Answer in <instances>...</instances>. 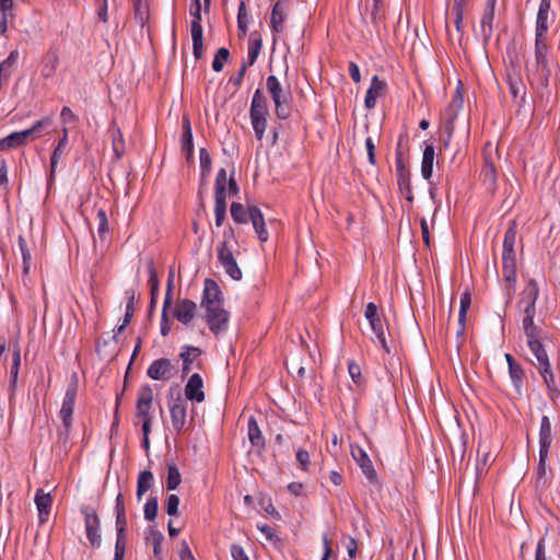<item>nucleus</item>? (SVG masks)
I'll use <instances>...</instances> for the list:
<instances>
[{"mask_svg": "<svg viewBox=\"0 0 560 560\" xmlns=\"http://www.w3.org/2000/svg\"><path fill=\"white\" fill-rule=\"evenodd\" d=\"M159 502L156 497H151L144 504V518L147 521H154L158 515Z\"/></svg>", "mask_w": 560, "mask_h": 560, "instance_id": "nucleus-57", "label": "nucleus"}, {"mask_svg": "<svg viewBox=\"0 0 560 560\" xmlns=\"http://www.w3.org/2000/svg\"><path fill=\"white\" fill-rule=\"evenodd\" d=\"M59 52L56 47H49V49L43 55L40 59V75L44 79H50L55 75L56 70L59 66Z\"/></svg>", "mask_w": 560, "mask_h": 560, "instance_id": "nucleus-15", "label": "nucleus"}, {"mask_svg": "<svg viewBox=\"0 0 560 560\" xmlns=\"http://www.w3.org/2000/svg\"><path fill=\"white\" fill-rule=\"evenodd\" d=\"M226 184H229L225 168H220L217 173L215 185H214V197H226Z\"/></svg>", "mask_w": 560, "mask_h": 560, "instance_id": "nucleus-52", "label": "nucleus"}, {"mask_svg": "<svg viewBox=\"0 0 560 560\" xmlns=\"http://www.w3.org/2000/svg\"><path fill=\"white\" fill-rule=\"evenodd\" d=\"M148 272H149V285H150V294H151V307H153V305L156 302L158 294H159L160 283H159V279H158V275H156V269H155L152 260L149 261V264H148Z\"/></svg>", "mask_w": 560, "mask_h": 560, "instance_id": "nucleus-44", "label": "nucleus"}, {"mask_svg": "<svg viewBox=\"0 0 560 560\" xmlns=\"http://www.w3.org/2000/svg\"><path fill=\"white\" fill-rule=\"evenodd\" d=\"M505 360L509 365V374L512 381V384L517 393H521L523 386L524 378V370L520 363H517L514 358L510 354H505Z\"/></svg>", "mask_w": 560, "mask_h": 560, "instance_id": "nucleus-27", "label": "nucleus"}, {"mask_svg": "<svg viewBox=\"0 0 560 560\" xmlns=\"http://www.w3.org/2000/svg\"><path fill=\"white\" fill-rule=\"evenodd\" d=\"M480 178L488 190H494L497 186V170L494 164L488 159H485V164L480 172Z\"/></svg>", "mask_w": 560, "mask_h": 560, "instance_id": "nucleus-32", "label": "nucleus"}, {"mask_svg": "<svg viewBox=\"0 0 560 560\" xmlns=\"http://www.w3.org/2000/svg\"><path fill=\"white\" fill-rule=\"evenodd\" d=\"M78 377L74 374L71 378V382L68 384L67 390L65 393V397L62 400L61 409L59 411V417L62 421L63 433L68 435L71 427H72V415L74 410L75 399L78 396Z\"/></svg>", "mask_w": 560, "mask_h": 560, "instance_id": "nucleus-7", "label": "nucleus"}, {"mask_svg": "<svg viewBox=\"0 0 560 560\" xmlns=\"http://www.w3.org/2000/svg\"><path fill=\"white\" fill-rule=\"evenodd\" d=\"M185 396L186 399L195 401V402H202L205 400V392H203V381L200 374L194 373L186 386H185Z\"/></svg>", "mask_w": 560, "mask_h": 560, "instance_id": "nucleus-18", "label": "nucleus"}, {"mask_svg": "<svg viewBox=\"0 0 560 560\" xmlns=\"http://www.w3.org/2000/svg\"><path fill=\"white\" fill-rule=\"evenodd\" d=\"M385 89L386 82L381 80L377 75H374L364 98V105L368 109L375 107L377 98L384 93Z\"/></svg>", "mask_w": 560, "mask_h": 560, "instance_id": "nucleus-20", "label": "nucleus"}, {"mask_svg": "<svg viewBox=\"0 0 560 560\" xmlns=\"http://www.w3.org/2000/svg\"><path fill=\"white\" fill-rule=\"evenodd\" d=\"M179 498L176 494H170L166 500V513L171 516L178 514Z\"/></svg>", "mask_w": 560, "mask_h": 560, "instance_id": "nucleus-61", "label": "nucleus"}, {"mask_svg": "<svg viewBox=\"0 0 560 560\" xmlns=\"http://www.w3.org/2000/svg\"><path fill=\"white\" fill-rule=\"evenodd\" d=\"M266 88L273 101L276 116L279 119H287L291 114L290 92L284 91L276 75H269L266 79Z\"/></svg>", "mask_w": 560, "mask_h": 560, "instance_id": "nucleus-5", "label": "nucleus"}, {"mask_svg": "<svg viewBox=\"0 0 560 560\" xmlns=\"http://www.w3.org/2000/svg\"><path fill=\"white\" fill-rule=\"evenodd\" d=\"M288 15V8L284 2H276L270 18V27L275 33H281L284 30V22Z\"/></svg>", "mask_w": 560, "mask_h": 560, "instance_id": "nucleus-26", "label": "nucleus"}, {"mask_svg": "<svg viewBox=\"0 0 560 560\" xmlns=\"http://www.w3.org/2000/svg\"><path fill=\"white\" fill-rule=\"evenodd\" d=\"M549 11L550 2H540V7L537 13L535 38L547 39V32L549 28Z\"/></svg>", "mask_w": 560, "mask_h": 560, "instance_id": "nucleus-23", "label": "nucleus"}, {"mask_svg": "<svg viewBox=\"0 0 560 560\" xmlns=\"http://www.w3.org/2000/svg\"><path fill=\"white\" fill-rule=\"evenodd\" d=\"M196 310L197 305L195 302L184 299L178 301L174 315L178 322L187 325L194 319Z\"/></svg>", "mask_w": 560, "mask_h": 560, "instance_id": "nucleus-21", "label": "nucleus"}, {"mask_svg": "<svg viewBox=\"0 0 560 560\" xmlns=\"http://www.w3.org/2000/svg\"><path fill=\"white\" fill-rule=\"evenodd\" d=\"M223 305L222 292L214 280L206 279L201 307Z\"/></svg>", "mask_w": 560, "mask_h": 560, "instance_id": "nucleus-17", "label": "nucleus"}, {"mask_svg": "<svg viewBox=\"0 0 560 560\" xmlns=\"http://www.w3.org/2000/svg\"><path fill=\"white\" fill-rule=\"evenodd\" d=\"M252 22V15L249 10L246 8L245 2H240L238 13H237V28L240 32V36H245L248 31V25Z\"/></svg>", "mask_w": 560, "mask_h": 560, "instance_id": "nucleus-41", "label": "nucleus"}, {"mask_svg": "<svg viewBox=\"0 0 560 560\" xmlns=\"http://www.w3.org/2000/svg\"><path fill=\"white\" fill-rule=\"evenodd\" d=\"M147 374L154 381H168L175 374V368L170 359L161 358L154 360L148 368Z\"/></svg>", "mask_w": 560, "mask_h": 560, "instance_id": "nucleus-11", "label": "nucleus"}, {"mask_svg": "<svg viewBox=\"0 0 560 560\" xmlns=\"http://www.w3.org/2000/svg\"><path fill=\"white\" fill-rule=\"evenodd\" d=\"M395 166V174L397 178L399 192L405 197L407 201L413 202L415 195L411 185L410 170L406 164L402 153L399 149L396 150Z\"/></svg>", "mask_w": 560, "mask_h": 560, "instance_id": "nucleus-8", "label": "nucleus"}, {"mask_svg": "<svg viewBox=\"0 0 560 560\" xmlns=\"http://www.w3.org/2000/svg\"><path fill=\"white\" fill-rule=\"evenodd\" d=\"M20 365H21V349L16 345V346H14V348L12 350V364H11V369H10L12 385H14L16 383Z\"/></svg>", "mask_w": 560, "mask_h": 560, "instance_id": "nucleus-55", "label": "nucleus"}, {"mask_svg": "<svg viewBox=\"0 0 560 560\" xmlns=\"http://www.w3.org/2000/svg\"><path fill=\"white\" fill-rule=\"evenodd\" d=\"M27 140L28 133L24 132V130L12 132L9 136L0 139V151L2 152L19 148L25 144Z\"/></svg>", "mask_w": 560, "mask_h": 560, "instance_id": "nucleus-30", "label": "nucleus"}, {"mask_svg": "<svg viewBox=\"0 0 560 560\" xmlns=\"http://www.w3.org/2000/svg\"><path fill=\"white\" fill-rule=\"evenodd\" d=\"M126 551V535H117L114 560H124Z\"/></svg>", "mask_w": 560, "mask_h": 560, "instance_id": "nucleus-60", "label": "nucleus"}, {"mask_svg": "<svg viewBox=\"0 0 560 560\" xmlns=\"http://www.w3.org/2000/svg\"><path fill=\"white\" fill-rule=\"evenodd\" d=\"M51 125V119L49 117H45L43 119L37 120L31 128L25 129L24 132L28 133V139L33 137L36 132L40 131L43 128Z\"/></svg>", "mask_w": 560, "mask_h": 560, "instance_id": "nucleus-62", "label": "nucleus"}, {"mask_svg": "<svg viewBox=\"0 0 560 560\" xmlns=\"http://www.w3.org/2000/svg\"><path fill=\"white\" fill-rule=\"evenodd\" d=\"M248 215H249V220L253 223V226L255 229V232H256L259 241L266 242L269 237V234L266 230L264 215H262L260 209L256 206H249L248 207Z\"/></svg>", "mask_w": 560, "mask_h": 560, "instance_id": "nucleus-22", "label": "nucleus"}, {"mask_svg": "<svg viewBox=\"0 0 560 560\" xmlns=\"http://www.w3.org/2000/svg\"><path fill=\"white\" fill-rule=\"evenodd\" d=\"M125 294L127 298V305L124 322L121 325L117 327L118 334L121 332L128 326L135 314L136 292L133 290H127Z\"/></svg>", "mask_w": 560, "mask_h": 560, "instance_id": "nucleus-40", "label": "nucleus"}, {"mask_svg": "<svg viewBox=\"0 0 560 560\" xmlns=\"http://www.w3.org/2000/svg\"><path fill=\"white\" fill-rule=\"evenodd\" d=\"M231 556L233 560H249L243 547L236 544L231 546Z\"/></svg>", "mask_w": 560, "mask_h": 560, "instance_id": "nucleus-64", "label": "nucleus"}, {"mask_svg": "<svg viewBox=\"0 0 560 560\" xmlns=\"http://www.w3.org/2000/svg\"><path fill=\"white\" fill-rule=\"evenodd\" d=\"M18 244H19V248H20V252L22 255V260H23V275L26 276V275H28L30 269H31L32 255L27 247V243H26V240L24 238V236L20 235L18 237Z\"/></svg>", "mask_w": 560, "mask_h": 560, "instance_id": "nucleus-47", "label": "nucleus"}, {"mask_svg": "<svg viewBox=\"0 0 560 560\" xmlns=\"http://www.w3.org/2000/svg\"><path fill=\"white\" fill-rule=\"evenodd\" d=\"M248 440L253 446H264L265 444V439L253 416L248 419Z\"/></svg>", "mask_w": 560, "mask_h": 560, "instance_id": "nucleus-43", "label": "nucleus"}, {"mask_svg": "<svg viewBox=\"0 0 560 560\" xmlns=\"http://www.w3.org/2000/svg\"><path fill=\"white\" fill-rule=\"evenodd\" d=\"M60 118L63 124L77 122V120H78V116L68 106L62 107L61 113H60Z\"/></svg>", "mask_w": 560, "mask_h": 560, "instance_id": "nucleus-63", "label": "nucleus"}, {"mask_svg": "<svg viewBox=\"0 0 560 560\" xmlns=\"http://www.w3.org/2000/svg\"><path fill=\"white\" fill-rule=\"evenodd\" d=\"M34 501L38 511V523L43 525L48 521L51 512L54 502L52 495L49 492H45L43 489H37Z\"/></svg>", "mask_w": 560, "mask_h": 560, "instance_id": "nucleus-16", "label": "nucleus"}, {"mask_svg": "<svg viewBox=\"0 0 560 560\" xmlns=\"http://www.w3.org/2000/svg\"><path fill=\"white\" fill-rule=\"evenodd\" d=\"M532 73L533 81L541 88L549 84L551 70L548 61L547 39L535 38V65Z\"/></svg>", "mask_w": 560, "mask_h": 560, "instance_id": "nucleus-4", "label": "nucleus"}, {"mask_svg": "<svg viewBox=\"0 0 560 560\" xmlns=\"http://www.w3.org/2000/svg\"><path fill=\"white\" fill-rule=\"evenodd\" d=\"M230 51L225 47H221L217 50L214 58L212 60V69L215 72H221L224 63L229 60Z\"/></svg>", "mask_w": 560, "mask_h": 560, "instance_id": "nucleus-53", "label": "nucleus"}, {"mask_svg": "<svg viewBox=\"0 0 560 560\" xmlns=\"http://www.w3.org/2000/svg\"><path fill=\"white\" fill-rule=\"evenodd\" d=\"M19 60V51L12 50L9 56L0 62V78L4 79L5 81L10 78L13 68L15 67L16 62Z\"/></svg>", "mask_w": 560, "mask_h": 560, "instance_id": "nucleus-42", "label": "nucleus"}, {"mask_svg": "<svg viewBox=\"0 0 560 560\" xmlns=\"http://www.w3.org/2000/svg\"><path fill=\"white\" fill-rule=\"evenodd\" d=\"M434 158V147L432 144H428L423 150L421 162V175L425 180H430L432 177Z\"/></svg>", "mask_w": 560, "mask_h": 560, "instance_id": "nucleus-33", "label": "nucleus"}, {"mask_svg": "<svg viewBox=\"0 0 560 560\" xmlns=\"http://www.w3.org/2000/svg\"><path fill=\"white\" fill-rule=\"evenodd\" d=\"M182 481L180 472L176 465L170 464L167 466V478H166V487L167 490H175Z\"/></svg>", "mask_w": 560, "mask_h": 560, "instance_id": "nucleus-51", "label": "nucleus"}, {"mask_svg": "<svg viewBox=\"0 0 560 560\" xmlns=\"http://www.w3.org/2000/svg\"><path fill=\"white\" fill-rule=\"evenodd\" d=\"M470 303H471L470 293L464 292L460 295V305H459V312H458V329L456 332L457 336L464 335L467 311L470 306Z\"/></svg>", "mask_w": 560, "mask_h": 560, "instance_id": "nucleus-39", "label": "nucleus"}, {"mask_svg": "<svg viewBox=\"0 0 560 560\" xmlns=\"http://www.w3.org/2000/svg\"><path fill=\"white\" fill-rule=\"evenodd\" d=\"M508 83H509V91H510V94L512 95V97L513 98L520 97L521 102L524 103L525 96H526V88H525L523 81L521 80V78L509 77Z\"/></svg>", "mask_w": 560, "mask_h": 560, "instance_id": "nucleus-45", "label": "nucleus"}, {"mask_svg": "<svg viewBox=\"0 0 560 560\" xmlns=\"http://www.w3.org/2000/svg\"><path fill=\"white\" fill-rule=\"evenodd\" d=\"M494 13L495 2H488L485 8L480 24L481 35L485 42H488L492 36Z\"/></svg>", "mask_w": 560, "mask_h": 560, "instance_id": "nucleus-25", "label": "nucleus"}, {"mask_svg": "<svg viewBox=\"0 0 560 560\" xmlns=\"http://www.w3.org/2000/svg\"><path fill=\"white\" fill-rule=\"evenodd\" d=\"M269 116V107H268V101L265 97V95L261 93V91L258 89L255 91L250 108H249V118H261L267 119Z\"/></svg>", "mask_w": 560, "mask_h": 560, "instance_id": "nucleus-19", "label": "nucleus"}, {"mask_svg": "<svg viewBox=\"0 0 560 560\" xmlns=\"http://www.w3.org/2000/svg\"><path fill=\"white\" fill-rule=\"evenodd\" d=\"M81 513L84 516L86 538L93 548H100L102 544L101 521L94 508L83 505Z\"/></svg>", "mask_w": 560, "mask_h": 560, "instance_id": "nucleus-10", "label": "nucleus"}, {"mask_svg": "<svg viewBox=\"0 0 560 560\" xmlns=\"http://www.w3.org/2000/svg\"><path fill=\"white\" fill-rule=\"evenodd\" d=\"M13 2H0V34L8 28V20L13 16Z\"/></svg>", "mask_w": 560, "mask_h": 560, "instance_id": "nucleus-48", "label": "nucleus"}, {"mask_svg": "<svg viewBox=\"0 0 560 560\" xmlns=\"http://www.w3.org/2000/svg\"><path fill=\"white\" fill-rule=\"evenodd\" d=\"M226 197H214V215L215 225L219 228L223 224L226 213Z\"/></svg>", "mask_w": 560, "mask_h": 560, "instance_id": "nucleus-50", "label": "nucleus"}, {"mask_svg": "<svg viewBox=\"0 0 560 560\" xmlns=\"http://www.w3.org/2000/svg\"><path fill=\"white\" fill-rule=\"evenodd\" d=\"M154 485V477L150 470H142L137 481V499L140 501L143 494Z\"/></svg>", "mask_w": 560, "mask_h": 560, "instance_id": "nucleus-38", "label": "nucleus"}, {"mask_svg": "<svg viewBox=\"0 0 560 560\" xmlns=\"http://www.w3.org/2000/svg\"><path fill=\"white\" fill-rule=\"evenodd\" d=\"M96 219L98 237L104 241L107 232L109 231V226L106 211L103 208L97 209Z\"/></svg>", "mask_w": 560, "mask_h": 560, "instance_id": "nucleus-54", "label": "nucleus"}, {"mask_svg": "<svg viewBox=\"0 0 560 560\" xmlns=\"http://www.w3.org/2000/svg\"><path fill=\"white\" fill-rule=\"evenodd\" d=\"M517 235V225L515 221H511L504 233L503 250H502V277L505 284L506 304L513 300L516 276V252L515 243Z\"/></svg>", "mask_w": 560, "mask_h": 560, "instance_id": "nucleus-1", "label": "nucleus"}, {"mask_svg": "<svg viewBox=\"0 0 560 560\" xmlns=\"http://www.w3.org/2000/svg\"><path fill=\"white\" fill-rule=\"evenodd\" d=\"M452 12L455 15L454 24L457 32H462L463 27V15H464V5L463 2H455L452 8Z\"/></svg>", "mask_w": 560, "mask_h": 560, "instance_id": "nucleus-59", "label": "nucleus"}, {"mask_svg": "<svg viewBox=\"0 0 560 560\" xmlns=\"http://www.w3.org/2000/svg\"><path fill=\"white\" fill-rule=\"evenodd\" d=\"M351 456L359 465L364 476L370 480L376 479V471L368 453L359 445H351Z\"/></svg>", "mask_w": 560, "mask_h": 560, "instance_id": "nucleus-13", "label": "nucleus"}, {"mask_svg": "<svg viewBox=\"0 0 560 560\" xmlns=\"http://www.w3.org/2000/svg\"><path fill=\"white\" fill-rule=\"evenodd\" d=\"M464 97L457 88L455 93L453 94L452 101L445 109V116L448 124H453L455 118L457 117L459 110L463 108Z\"/></svg>", "mask_w": 560, "mask_h": 560, "instance_id": "nucleus-35", "label": "nucleus"}, {"mask_svg": "<svg viewBox=\"0 0 560 560\" xmlns=\"http://www.w3.org/2000/svg\"><path fill=\"white\" fill-rule=\"evenodd\" d=\"M112 140L114 153L119 159L125 153V141L120 129L113 130Z\"/></svg>", "mask_w": 560, "mask_h": 560, "instance_id": "nucleus-56", "label": "nucleus"}, {"mask_svg": "<svg viewBox=\"0 0 560 560\" xmlns=\"http://www.w3.org/2000/svg\"><path fill=\"white\" fill-rule=\"evenodd\" d=\"M262 47V39L259 35L252 34L248 43V63L249 66H253L261 50Z\"/></svg>", "mask_w": 560, "mask_h": 560, "instance_id": "nucleus-46", "label": "nucleus"}, {"mask_svg": "<svg viewBox=\"0 0 560 560\" xmlns=\"http://www.w3.org/2000/svg\"><path fill=\"white\" fill-rule=\"evenodd\" d=\"M252 127L254 129L257 140L261 141L265 137L267 128V119L254 118L250 119Z\"/></svg>", "mask_w": 560, "mask_h": 560, "instance_id": "nucleus-58", "label": "nucleus"}, {"mask_svg": "<svg viewBox=\"0 0 560 560\" xmlns=\"http://www.w3.org/2000/svg\"><path fill=\"white\" fill-rule=\"evenodd\" d=\"M68 144V129L66 127L62 128V137L60 138L57 147L54 149L52 154L50 156V174L48 178V186H50L55 179L56 167L59 162V159L65 152V149Z\"/></svg>", "mask_w": 560, "mask_h": 560, "instance_id": "nucleus-24", "label": "nucleus"}, {"mask_svg": "<svg viewBox=\"0 0 560 560\" xmlns=\"http://www.w3.org/2000/svg\"><path fill=\"white\" fill-rule=\"evenodd\" d=\"M153 389L150 385H142L137 393L136 417L142 420V432H151V409L153 406Z\"/></svg>", "mask_w": 560, "mask_h": 560, "instance_id": "nucleus-6", "label": "nucleus"}, {"mask_svg": "<svg viewBox=\"0 0 560 560\" xmlns=\"http://www.w3.org/2000/svg\"><path fill=\"white\" fill-rule=\"evenodd\" d=\"M205 310V320L210 329V331L219 337L226 332L229 328L230 315L229 312L224 310L223 305H217L211 307H206Z\"/></svg>", "mask_w": 560, "mask_h": 560, "instance_id": "nucleus-9", "label": "nucleus"}, {"mask_svg": "<svg viewBox=\"0 0 560 560\" xmlns=\"http://www.w3.org/2000/svg\"><path fill=\"white\" fill-rule=\"evenodd\" d=\"M234 238V231L232 228H229L223 233V241L219 244L217 248L218 260L220 265L223 267L224 271L233 279L241 280L242 279V270L238 267L236 259L233 254V246L231 244V240Z\"/></svg>", "mask_w": 560, "mask_h": 560, "instance_id": "nucleus-3", "label": "nucleus"}, {"mask_svg": "<svg viewBox=\"0 0 560 560\" xmlns=\"http://www.w3.org/2000/svg\"><path fill=\"white\" fill-rule=\"evenodd\" d=\"M201 354L197 347L185 346L182 348L179 357L183 360V374H188L191 370L192 362Z\"/></svg>", "mask_w": 560, "mask_h": 560, "instance_id": "nucleus-36", "label": "nucleus"}, {"mask_svg": "<svg viewBox=\"0 0 560 560\" xmlns=\"http://www.w3.org/2000/svg\"><path fill=\"white\" fill-rule=\"evenodd\" d=\"M527 346L537 360L535 365L547 386L549 397L555 399L558 395V389L547 351L540 342L539 337L527 340Z\"/></svg>", "mask_w": 560, "mask_h": 560, "instance_id": "nucleus-2", "label": "nucleus"}, {"mask_svg": "<svg viewBox=\"0 0 560 560\" xmlns=\"http://www.w3.org/2000/svg\"><path fill=\"white\" fill-rule=\"evenodd\" d=\"M523 312V319H522V326L524 334L526 336V339H533L536 337H540V328L537 327L534 323V318L536 315V311H522Z\"/></svg>", "mask_w": 560, "mask_h": 560, "instance_id": "nucleus-31", "label": "nucleus"}, {"mask_svg": "<svg viewBox=\"0 0 560 560\" xmlns=\"http://www.w3.org/2000/svg\"><path fill=\"white\" fill-rule=\"evenodd\" d=\"M190 33L192 39V54L196 59H200L203 52V30L201 23L191 21Z\"/></svg>", "mask_w": 560, "mask_h": 560, "instance_id": "nucleus-29", "label": "nucleus"}, {"mask_svg": "<svg viewBox=\"0 0 560 560\" xmlns=\"http://www.w3.org/2000/svg\"><path fill=\"white\" fill-rule=\"evenodd\" d=\"M369 324L375 335V339L373 341L378 343L386 353H389L390 350L386 341L385 328L382 317L380 316L373 320H370Z\"/></svg>", "mask_w": 560, "mask_h": 560, "instance_id": "nucleus-34", "label": "nucleus"}, {"mask_svg": "<svg viewBox=\"0 0 560 560\" xmlns=\"http://www.w3.org/2000/svg\"><path fill=\"white\" fill-rule=\"evenodd\" d=\"M148 544H151L153 547V556L155 560H163L162 558V542L164 540L163 534L155 529L150 528L149 533L145 537Z\"/></svg>", "mask_w": 560, "mask_h": 560, "instance_id": "nucleus-37", "label": "nucleus"}, {"mask_svg": "<svg viewBox=\"0 0 560 560\" xmlns=\"http://www.w3.org/2000/svg\"><path fill=\"white\" fill-rule=\"evenodd\" d=\"M552 442V428L548 416L541 418L540 430H539V453L545 455V452H549Z\"/></svg>", "mask_w": 560, "mask_h": 560, "instance_id": "nucleus-28", "label": "nucleus"}, {"mask_svg": "<svg viewBox=\"0 0 560 560\" xmlns=\"http://www.w3.org/2000/svg\"><path fill=\"white\" fill-rule=\"evenodd\" d=\"M231 217L236 223L245 224L249 220L248 209L240 202H232L231 205Z\"/></svg>", "mask_w": 560, "mask_h": 560, "instance_id": "nucleus-49", "label": "nucleus"}, {"mask_svg": "<svg viewBox=\"0 0 560 560\" xmlns=\"http://www.w3.org/2000/svg\"><path fill=\"white\" fill-rule=\"evenodd\" d=\"M170 415L173 429L180 433L185 429L187 417V402L184 398L178 396L170 405Z\"/></svg>", "mask_w": 560, "mask_h": 560, "instance_id": "nucleus-12", "label": "nucleus"}, {"mask_svg": "<svg viewBox=\"0 0 560 560\" xmlns=\"http://www.w3.org/2000/svg\"><path fill=\"white\" fill-rule=\"evenodd\" d=\"M538 295L539 289L537 282L534 279H529L521 292L518 301V305L522 307V311H536Z\"/></svg>", "mask_w": 560, "mask_h": 560, "instance_id": "nucleus-14", "label": "nucleus"}]
</instances>
